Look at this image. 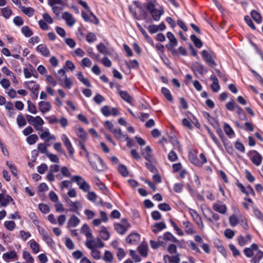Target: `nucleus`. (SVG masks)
<instances>
[{
	"instance_id": "ea45409f",
	"label": "nucleus",
	"mask_w": 263,
	"mask_h": 263,
	"mask_svg": "<svg viewBox=\"0 0 263 263\" xmlns=\"http://www.w3.org/2000/svg\"><path fill=\"white\" fill-rule=\"evenodd\" d=\"M111 133L117 139L120 140L124 139L126 136L122 134L121 130L119 128H115Z\"/></svg>"
},
{
	"instance_id": "052dcab7",
	"label": "nucleus",
	"mask_w": 263,
	"mask_h": 263,
	"mask_svg": "<svg viewBox=\"0 0 263 263\" xmlns=\"http://www.w3.org/2000/svg\"><path fill=\"white\" fill-rule=\"evenodd\" d=\"M28 110L31 114H35L37 112L36 106L30 101H27Z\"/></svg>"
},
{
	"instance_id": "58836bf2",
	"label": "nucleus",
	"mask_w": 263,
	"mask_h": 263,
	"mask_svg": "<svg viewBox=\"0 0 263 263\" xmlns=\"http://www.w3.org/2000/svg\"><path fill=\"white\" fill-rule=\"evenodd\" d=\"M251 15L253 19L258 24H260L262 22L261 16L259 12L253 10L251 12Z\"/></svg>"
},
{
	"instance_id": "6ab92c4d",
	"label": "nucleus",
	"mask_w": 263,
	"mask_h": 263,
	"mask_svg": "<svg viewBox=\"0 0 263 263\" xmlns=\"http://www.w3.org/2000/svg\"><path fill=\"white\" fill-rule=\"evenodd\" d=\"M258 252V247L256 244H252L250 248H247L244 250L245 254L248 257H252Z\"/></svg>"
},
{
	"instance_id": "7ed1b4c3",
	"label": "nucleus",
	"mask_w": 263,
	"mask_h": 263,
	"mask_svg": "<svg viewBox=\"0 0 263 263\" xmlns=\"http://www.w3.org/2000/svg\"><path fill=\"white\" fill-rule=\"evenodd\" d=\"M85 246L90 250L98 248H102L104 246V243L102 242L100 238H94L93 236L86 239Z\"/></svg>"
},
{
	"instance_id": "0eeeda50",
	"label": "nucleus",
	"mask_w": 263,
	"mask_h": 263,
	"mask_svg": "<svg viewBox=\"0 0 263 263\" xmlns=\"http://www.w3.org/2000/svg\"><path fill=\"white\" fill-rule=\"evenodd\" d=\"M190 214L194 220L195 221L196 224H197L199 228L201 230L204 229V225L203 222L202 221L200 215L197 213L196 211L195 210L189 208V209Z\"/></svg>"
},
{
	"instance_id": "3c124183",
	"label": "nucleus",
	"mask_w": 263,
	"mask_h": 263,
	"mask_svg": "<svg viewBox=\"0 0 263 263\" xmlns=\"http://www.w3.org/2000/svg\"><path fill=\"white\" fill-rule=\"evenodd\" d=\"M126 66L129 68H138L139 67L138 62L136 60H130L125 62Z\"/></svg>"
},
{
	"instance_id": "e2e57ef3",
	"label": "nucleus",
	"mask_w": 263,
	"mask_h": 263,
	"mask_svg": "<svg viewBox=\"0 0 263 263\" xmlns=\"http://www.w3.org/2000/svg\"><path fill=\"white\" fill-rule=\"evenodd\" d=\"M91 256L96 260L101 258V252L97 250V248L91 249Z\"/></svg>"
},
{
	"instance_id": "0e129e2a",
	"label": "nucleus",
	"mask_w": 263,
	"mask_h": 263,
	"mask_svg": "<svg viewBox=\"0 0 263 263\" xmlns=\"http://www.w3.org/2000/svg\"><path fill=\"white\" fill-rule=\"evenodd\" d=\"M39 208L40 210L44 214H47L50 212V208L49 206L46 204H39Z\"/></svg>"
},
{
	"instance_id": "473e14b6",
	"label": "nucleus",
	"mask_w": 263,
	"mask_h": 263,
	"mask_svg": "<svg viewBox=\"0 0 263 263\" xmlns=\"http://www.w3.org/2000/svg\"><path fill=\"white\" fill-rule=\"evenodd\" d=\"M167 37L170 41V45L172 47H175L177 45V40L172 32H168L167 33Z\"/></svg>"
},
{
	"instance_id": "39448f33",
	"label": "nucleus",
	"mask_w": 263,
	"mask_h": 263,
	"mask_svg": "<svg viewBox=\"0 0 263 263\" xmlns=\"http://www.w3.org/2000/svg\"><path fill=\"white\" fill-rule=\"evenodd\" d=\"M202 55L206 63L212 68H214L217 66L214 61L215 57L211 51L208 50H203Z\"/></svg>"
},
{
	"instance_id": "c85d7f7f",
	"label": "nucleus",
	"mask_w": 263,
	"mask_h": 263,
	"mask_svg": "<svg viewBox=\"0 0 263 263\" xmlns=\"http://www.w3.org/2000/svg\"><path fill=\"white\" fill-rule=\"evenodd\" d=\"M3 259L8 261L10 259H16L17 258V255L15 251H12L4 253L3 255Z\"/></svg>"
},
{
	"instance_id": "37998d69",
	"label": "nucleus",
	"mask_w": 263,
	"mask_h": 263,
	"mask_svg": "<svg viewBox=\"0 0 263 263\" xmlns=\"http://www.w3.org/2000/svg\"><path fill=\"white\" fill-rule=\"evenodd\" d=\"M85 181V180L80 176L76 175L71 177V181L76 182L79 186Z\"/></svg>"
},
{
	"instance_id": "6e6d98bb",
	"label": "nucleus",
	"mask_w": 263,
	"mask_h": 263,
	"mask_svg": "<svg viewBox=\"0 0 263 263\" xmlns=\"http://www.w3.org/2000/svg\"><path fill=\"white\" fill-rule=\"evenodd\" d=\"M23 257L28 263H33L34 261L33 258L32 257L30 253L28 251H24Z\"/></svg>"
},
{
	"instance_id": "13d9d810",
	"label": "nucleus",
	"mask_w": 263,
	"mask_h": 263,
	"mask_svg": "<svg viewBox=\"0 0 263 263\" xmlns=\"http://www.w3.org/2000/svg\"><path fill=\"white\" fill-rule=\"evenodd\" d=\"M16 122L19 127L24 126L26 124V119L22 115H19L17 117Z\"/></svg>"
},
{
	"instance_id": "864d4df0",
	"label": "nucleus",
	"mask_w": 263,
	"mask_h": 263,
	"mask_svg": "<svg viewBox=\"0 0 263 263\" xmlns=\"http://www.w3.org/2000/svg\"><path fill=\"white\" fill-rule=\"evenodd\" d=\"M4 225L5 227L9 231H13L15 227V223L13 221H6Z\"/></svg>"
},
{
	"instance_id": "9b49d317",
	"label": "nucleus",
	"mask_w": 263,
	"mask_h": 263,
	"mask_svg": "<svg viewBox=\"0 0 263 263\" xmlns=\"http://www.w3.org/2000/svg\"><path fill=\"white\" fill-rule=\"evenodd\" d=\"M10 202L14 204V200L10 196L6 194L5 192L0 194V205L2 206H6Z\"/></svg>"
},
{
	"instance_id": "412c9836",
	"label": "nucleus",
	"mask_w": 263,
	"mask_h": 263,
	"mask_svg": "<svg viewBox=\"0 0 263 263\" xmlns=\"http://www.w3.org/2000/svg\"><path fill=\"white\" fill-rule=\"evenodd\" d=\"M80 223V220L75 215H72L67 223V228L76 227Z\"/></svg>"
},
{
	"instance_id": "de8ad7c7",
	"label": "nucleus",
	"mask_w": 263,
	"mask_h": 263,
	"mask_svg": "<svg viewBox=\"0 0 263 263\" xmlns=\"http://www.w3.org/2000/svg\"><path fill=\"white\" fill-rule=\"evenodd\" d=\"M161 92L168 101H172L173 100V97L171 94L170 91L167 88L162 87Z\"/></svg>"
},
{
	"instance_id": "c9c22d12",
	"label": "nucleus",
	"mask_w": 263,
	"mask_h": 263,
	"mask_svg": "<svg viewBox=\"0 0 263 263\" xmlns=\"http://www.w3.org/2000/svg\"><path fill=\"white\" fill-rule=\"evenodd\" d=\"M21 11L28 16H32L34 12V9L31 7H25L21 6L20 7Z\"/></svg>"
},
{
	"instance_id": "603ef678",
	"label": "nucleus",
	"mask_w": 263,
	"mask_h": 263,
	"mask_svg": "<svg viewBox=\"0 0 263 263\" xmlns=\"http://www.w3.org/2000/svg\"><path fill=\"white\" fill-rule=\"evenodd\" d=\"M21 31L22 33L27 37H30L33 34L32 30L27 26L23 27Z\"/></svg>"
},
{
	"instance_id": "338daca9",
	"label": "nucleus",
	"mask_w": 263,
	"mask_h": 263,
	"mask_svg": "<svg viewBox=\"0 0 263 263\" xmlns=\"http://www.w3.org/2000/svg\"><path fill=\"white\" fill-rule=\"evenodd\" d=\"M65 245L66 247L69 250H73L75 247V245L72 240L69 238H66L65 239Z\"/></svg>"
},
{
	"instance_id": "a19ab883",
	"label": "nucleus",
	"mask_w": 263,
	"mask_h": 263,
	"mask_svg": "<svg viewBox=\"0 0 263 263\" xmlns=\"http://www.w3.org/2000/svg\"><path fill=\"white\" fill-rule=\"evenodd\" d=\"M202 212L206 219L210 221H212L211 216L214 212L209 208H205L202 209Z\"/></svg>"
},
{
	"instance_id": "b1692460",
	"label": "nucleus",
	"mask_w": 263,
	"mask_h": 263,
	"mask_svg": "<svg viewBox=\"0 0 263 263\" xmlns=\"http://www.w3.org/2000/svg\"><path fill=\"white\" fill-rule=\"evenodd\" d=\"M36 51L41 53L43 55L48 57L50 55V51L47 47L43 44H40L36 47Z\"/></svg>"
},
{
	"instance_id": "e433bc0d",
	"label": "nucleus",
	"mask_w": 263,
	"mask_h": 263,
	"mask_svg": "<svg viewBox=\"0 0 263 263\" xmlns=\"http://www.w3.org/2000/svg\"><path fill=\"white\" fill-rule=\"evenodd\" d=\"M2 15L6 19L9 18L11 15L12 10L8 7H5L1 9Z\"/></svg>"
},
{
	"instance_id": "5fc2aeb1",
	"label": "nucleus",
	"mask_w": 263,
	"mask_h": 263,
	"mask_svg": "<svg viewBox=\"0 0 263 263\" xmlns=\"http://www.w3.org/2000/svg\"><path fill=\"white\" fill-rule=\"evenodd\" d=\"M191 39L194 43V45L198 48H201L202 46V43L201 40L198 39L195 35H192Z\"/></svg>"
},
{
	"instance_id": "69168bd1",
	"label": "nucleus",
	"mask_w": 263,
	"mask_h": 263,
	"mask_svg": "<svg viewBox=\"0 0 263 263\" xmlns=\"http://www.w3.org/2000/svg\"><path fill=\"white\" fill-rule=\"evenodd\" d=\"M229 222L232 227L236 226L238 223V218L235 215H233L229 217Z\"/></svg>"
},
{
	"instance_id": "680f3d73",
	"label": "nucleus",
	"mask_w": 263,
	"mask_h": 263,
	"mask_svg": "<svg viewBox=\"0 0 263 263\" xmlns=\"http://www.w3.org/2000/svg\"><path fill=\"white\" fill-rule=\"evenodd\" d=\"M38 140L36 135L33 134L27 138V141L30 145L34 144Z\"/></svg>"
},
{
	"instance_id": "7c9ffc66",
	"label": "nucleus",
	"mask_w": 263,
	"mask_h": 263,
	"mask_svg": "<svg viewBox=\"0 0 263 263\" xmlns=\"http://www.w3.org/2000/svg\"><path fill=\"white\" fill-rule=\"evenodd\" d=\"M29 243L32 251L34 253L36 254L39 252L40 249V245L34 239L30 240Z\"/></svg>"
},
{
	"instance_id": "a211bd4d",
	"label": "nucleus",
	"mask_w": 263,
	"mask_h": 263,
	"mask_svg": "<svg viewBox=\"0 0 263 263\" xmlns=\"http://www.w3.org/2000/svg\"><path fill=\"white\" fill-rule=\"evenodd\" d=\"M140 235L137 233H133L126 238V241L127 243L131 245H136L140 241Z\"/></svg>"
},
{
	"instance_id": "72a5a7b5",
	"label": "nucleus",
	"mask_w": 263,
	"mask_h": 263,
	"mask_svg": "<svg viewBox=\"0 0 263 263\" xmlns=\"http://www.w3.org/2000/svg\"><path fill=\"white\" fill-rule=\"evenodd\" d=\"M162 239L167 241H170L174 242H177L178 240L170 232L165 233L162 236H161Z\"/></svg>"
},
{
	"instance_id": "49530a36",
	"label": "nucleus",
	"mask_w": 263,
	"mask_h": 263,
	"mask_svg": "<svg viewBox=\"0 0 263 263\" xmlns=\"http://www.w3.org/2000/svg\"><path fill=\"white\" fill-rule=\"evenodd\" d=\"M113 255L112 253L109 251H105L104 252V256L103 257V259L108 262H111L113 260Z\"/></svg>"
},
{
	"instance_id": "f257e3e1",
	"label": "nucleus",
	"mask_w": 263,
	"mask_h": 263,
	"mask_svg": "<svg viewBox=\"0 0 263 263\" xmlns=\"http://www.w3.org/2000/svg\"><path fill=\"white\" fill-rule=\"evenodd\" d=\"M87 157L92 168L97 172L104 171L106 167L102 160L97 155H92L91 157Z\"/></svg>"
},
{
	"instance_id": "2f4dec72",
	"label": "nucleus",
	"mask_w": 263,
	"mask_h": 263,
	"mask_svg": "<svg viewBox=\"0 0 263 263\" xmlns=\"http://www.w3.org/2000/svg\"><path fill=\"white\" fill-rule=\"evenodd\" d=\"M251 237L249 234H247L246 237L240 236L238 238L239 244L241 246H245L247 243L251 241Z\"/></svg>"
},
{
	"instance_id": "4c0bfd02",
	"label": "nucleus",
	"mask_w": 263,
	"mask_h": 263,
	"mask_svg": "<svg viewBox=\"0 0 263 263\" xmlns=\"http://www.w3.org/2000/svg\"><path fill=\"white\" fill-rule=\"evenodd\" d=\"M31 236L30 233L28 231L21 230L19 232V237L24 241H26Z\"/></svg>"
},
{
	"instance_id": "1a4fd4ad",
	"label": "nucleus",
	"mask_w": 263,
	"mask_h": 263,
	"mask_svg": "<svg viewBox=\"0 0 263 263\" xmlns=\"http://www.w3.org/2000/svg\"><path fill=\"white\" fill-rule=\"evenodd\" d=\"M24 85L32 92L33 95H36V98H37L38 90L40 88L38 84L33 81H26L24 83Z\"/></svg>"
},
{
	"instance_id": "4be33fe9",
	"label": "nucleus",
	"mask_w": 263,
	"mask_h": 263,
	"mask_svg": "<svg viewBox=\"0 0 263 263\" xmlns=\"http://www.w3.org/2000/svg\"><path fill=\"white\" fill-rule=\"evenodd\" d=\"M76 134L77 136L82 141H85L87 138V133L83 128L78 127L76 128Z\"/></svg>"
},
{
	"instance_id": "393cba45",
	"label": "nucleus",
	"mask_w": 263,
	"mask_h": 263,
	"mask_svg": "<svg viewBox=\"0 0 263 263\" xmlns=\"http://www.w3.org/2000/svg\"><path fill=\"white\" fill-rule=\"evenodd\" d=\"M40 137L42 139L46 141H49L50 140H55V137L53 135H51L48 129H46L40 135Z\"/></svg>"
},
{
	"instance_id": "79ce46f5",
	"label": "nucleus",
	"mask_w": 263,
	"mask_h": 263,
	"mask_svg": "<svg viewBox=\"0 0 263 263\" xmlns=\"http://www.w3.org/2000/svg\"><path fill=\"white\" fill-rule=\"evenodd\" d=\"M56 76L60 82H62L63 80L67 77L66 71L64 69L59 70L56 73Z\"/></svg>"
},
{
	"instance_id": "bb28decb",
	"label": "nucleus",
	"mask_w": 263,
	"mask_h": 263,
	"mask_svg": "<svg viewBox=\"0 0 263 263\" xmlns=\"http://www.w3.org/2000/svg\"><path fill=\"white\" fill-rule=\"evenodd\" d=\"M165 263H179L180 258L178 255L170 256L165 255L163 257Z\"/></svg>"
},
{
	"instance_id": "2eb2a0df",
	"label": "nucleus",
	"mask_w": 263,
	"mask_h": 263,
	"mask_svg": "<svg viewBox=\"0 0 263 263\" xmlns=\"http://www.w3.org/2000/svg\"><path fill=\"white\" fill-rule=\"evenodd\" d=\"M39 108L42 113L45 114L50 110L51 105L49 102L42 101L39 103Z\"/></svg>"
},
{
	"instance_id": "dca6fc26",
	"label": "nucleus",
	"mask_w": 263,
	"mask_h": 263,
	"mask_svg": "<svg viewBox=\"0 0 263 263\" xmlns=\"http://www.w3.org/2000/svg\"><path fill=\"white\" fill-rule=\"evenodd\" d=\"M251 160L252 162L256 166H259L261 164L262 159V156L257 153L256 151H254L251 152Z\"/></svg>"
},
{
	"instance_id": "4468645a",
	"label": "nucleus",
	"mask_w": 263,
	"mask_h": 263,
	"mask_svg": "<svg viewBox=\"0 0 263 263\" xmlns=\"http://www.w3.org/2000/svg\"><path fill=\"white\" fill-rule=\"evenodd\" d=\"M82 16L85 21L90 22L95 24H98L99 23V20L92 12L87 13L84 12H82Z\"/></svg>"
},
{
	"instance_id": "c03bdc74",
	"label": "nucleus",
	"mask_w": 263,
	"mask_h": 263,
	"mask_svg": "<svg viewBox=\"0 0 263 263\" xmlns=\"http://www.w3.org/2000/svg\"><path fill=\"white\" fill-rule=\"evenodd\" d=\"M78 78V79L85 86L87 87H90L91 86L90 83L89 82V81L88 79L84 78V76L83 75L82 73L81 72H79L77 74Z\"/></svg>"
},
{
	"instance_id": "8fccbe9b",
	"label": "nucleus",
	"mask_w": 263,
	"mask_h": 263,
	"mask_svg": "<svg viewBox=\"0 0 263 263\" xmlns=\"http://www.w3.org/2000/svg\"><path fill=\"white\" fill-rule=\"evenodd\" d=\"M139 253L144 257H146L147 254L148 248L146 245H141L138 248Z\"/></svg>"
},
{
	"instance_id": "5701e85b",
	"label": "nucleus",
	"mask_w": 263,
	"mask_h": 263,
	"mask_svg": "<svg viewBox=\"0 0 263 263\" xmlns=\"http://www.w3.org/2000/svg\"><path fill=\"white\" fill-rule=\"evenodd\" d=\"M34 72H35V69L30 64L23 69L24 74L26 78H31Z\"/></svg>"
},
{
	"instance_id": "09e8293b",
	"label": "nucleus",
	"mask_w": 263,
	"mask_h": 263,
	"mask_svg": "<svg viewBox=\"0 0 263 263\" xmlns=\"http://www.w3.org/2000/svg\"><path fill=\"white\" fill-rule=\"evenodd\" d=\"M120 95L121 97L126 102L132 104L133 101L132 98L126 91H120Z\"/></svg>"
},
{
	"instance_id": "a878e982",
	"label": "nucleus",
	"mask_w": 263,
	"mask_h": 263,
	"mask_svg": "<svg viewBox=\"0 0 263 263\" xmlns=\"http://www.w3.org/2000/svg\"><path fill=\"white\" fill-rule=\"evenodd\" d=\"M81 232L85 235L86 239L92 236L91 230L87 224H84L81 228Z\"/></svg>"
},
{
	"instance_id": "f03ea898",
	"label": "nucleus",
	"mask_w": 263,
	"mask_h": 263,
	"mask_svg": "<svg viewBox=\"0 0 263 263\" xmlns=\"http://www.w3.org/2000/svg\"><path fill=\"white\" fill-rule=\"evenodd\" d=\"M27 120L30 124H31L36 130L43 131V125L44 121L40 116L33 117L30 115L27 116Z\"/></svg>"
},
{
	"instance_id": "f704fd0d",
	"label": "nucleus",
	"mask_w": 263,
	"mask_h": 263,
	"mask_svg": "<svg viewBox=\"0 0 263 263\" xmlns=\"http://www.w3.org/2000/svg\"><path fill=\"white\" fill-rule=\"evenodd\" d=\"M60 83L63 86L67 89H70L73 85L71 79L67 77L63 80L62 82Z\"/></svg>"
},
{
	"instance_id": "4d7b16f0",
	"label": "nucleus",
	"mask_w": 263,
	"mask_h": 263,
	"mask_svg": "<svg viewBox=\"0 0 263 263\" xmlns=\"http://www.w3.org/2000/svg\"><path fill=\"white\" fill-rule=\"evenodd\" d=\"M97 49L98 51L104 54H109L110 51H108L106 48V47L103 44H100L97 46Z\"/></svg>"
},
{
	"instance_id": "bf43d9fd",
	"label": "nucleus",
	"mask_w": 263,
	"mask_h": 263,
	"mask_svg": "<svg viewBox=\"0 0 263 263\" xmlns=\"http://www.w3.org/2000/svg\"><path fill=\"white\" fill-rule=\"evenodd\" d=\"M225 133L230 137L234 135V131L231 127L227 123H225L223 126Z\"/></svg>"
},
{
	"instance_id": "6e6552de",
	"label": "nucleus",
	"mask_w": 263,
	"mask_h": 263,
	"mask_svg": "<svg viewBox=\"0 0 263 263\" xmlns=\"http://www.w3.org/2000/svg\"><path fill=\"white\" fill-rule=\"evenodd\" d=\"M61 138L65 146L68 150L70 155H73L74 151L72 146V144L67 136L65 134H62L61 136Z\"/></svg>"
},
{
	"instance_id": "423d86ee",
	"label": "nucleus",
	"mask_w": 263,
	"mask_h": 263,
	"mask_svg": "<svg viewBox=\"0 0 263 263\" xmlns=\"http://www.w3.org/2000/svg\"><path fill=\"white\" fill-rule=\"evenodd\" d=\"M69 207V211L79 214V211L82 209V204L80 201H72L69 199L66 200Z\"/></svg>"
},
{
	"instance_id": "f8f14e48",
	"label": "nucleus",
	"mask_w": 263,
	"mask_h": 263,
	"mask_svg": "<svg viewBox=\"0 0 263 263\" xmlns=\"http://www.w3.org/2000/svg\"><path fill=\"white\" fill-rule=\"evenodd\" d=\"M101 112L105 116L110 115L115 116L119 114L118 110L116 108H110L108 106H104L101 108Z\"/></svg>"
},
{
	"instance_id": "cd10ccee",
	"label": "nucleus",
	"mask_w": 263,
	"mask_h": 263,
	"mask_svg": "<svg viewBox=\"0 0 263 263\" xmlns=\"http://www.w3.org/2000/svg\"><path fill=\"white\" fill-rule=\"evenodd\" d=\"M166 228L165 224L163 222H158L155 223L152 227V231L155 233L161 231Z\"/></svg>"
},
{
	"instance_id": "aec40b11",
	"label": "nucleus",
	"mask_w": 263,
	"mask_h": 263,
	"mask_svg": "<svg viewBox=\"0 0 263 263\" xmlns=\"http://www.w3.org/2000/svg\"><path fill=\"white\" fill-rule=\"evenodd\" d=\"M152 152L151 148L149 146H147L145 148L141 150V154L146 160L151 162L153 160Z\"/></svg>"
},
{
	"instance_id": "a18cd8bd",
	"label": "nucleus",
	"mask_w": 263,
	"mask_h": 263,
	"mask_svg": "<svg viewBox=\"0 0 263 263\" xmlns=\"http://www.w3.org/2000/svg\"><path fill=\"white\" fill-rule=\"evenodd\" d=\"M162 237H158V241H154L153 240H150V246L151 247L154 249H157L158 248H159V247L162 245L164 242L162 241Z\"/></svg>"
},
{
	"instance_id": "9d476101",
	"label": "nucleus",
	"mask_w": 263,
	"mask_h": 263,
	"mask_svg": "<svg viewBox=\"0 0 263 263\" xmlns=\"http://www.w3.org/2000/svg\"><path fill=\"white\" fill-rule=\"evenodd\" d=\"M147 10L151 14L153 19L156 21H158L160 20L161 16L164 13L163 9L161 7H159V9H156L155 7L151 9H147Z\"/></svg>"
},
{
	"instance_id": "774afa93",
	"label": "nucleus",
	"mask_w": 263,
	"mask_h": 263,
	"mask_svg": "<svg viewBox=\"0 0 263 263\" xmlns=\"http://www.w3.org/2000/svg\"><path fill=\"white\" fill-rule=\"evenodd\" d=\"M237 106H238L236 104L233 100L228 102L226 104L227 109L231 111L235 109Z\"/></svg>"
},
{
	"instance_id": "20e7f679",
	"label": "nucleus",
	"mask_w": 263,
	"mask_h": 263,
	"mask_svg": "<svg viewBox=\"0 0 263 263\" xmlns=\"http://www.w3.org/2000/svg\"><path fill=\"white\" fill-rule=\"evenodd\" d=\"M130 225L127 220L122 219L120 222L114 224L115 230L120 234H124L130 228Z\"/></svg>"
},
{
	"instance_id": "c756f323",
	"label": "nucleus",
	"mask_w": 263,
	"mask_h": 263,
	"mask_svg": "<svg viewBox=\"0 0 263 263\" xmlns=\"http://www.w3.org/2000/svg\"><path fill=\"white\" fill-rule=\"evenodd\" d=\"M100 236L102 239L104 240H107L109 239L110 234L108 232L107 228L105 227H102L101 228L100 232H99Z\"/></svg>"
},
{
	"instance_id": "ddd939ff",
	"label": "nucleus",
	"mask_w": 263,
	"mask_h": 263,
	"mask_svg": "<svg viewBox=\"0 0 263 263\" xmlns=\"http://www.w3.org/2000/svg\"><path fill=\"white\" fill-rule=\"evenodd\" d=\"M62 18L65 21L67 25L70 27H72L76 23V18L69 12L63 13Z\"/></svg>"
},
{
	"instance_id": "f3484780",
	"label": "nucleus",
	"mask_w": 263,
	"mask_h": 263,
	"mask_svg": "<svg viewBox=\"0 0 263 263\" xmlns=\"http://www.w3.org/2000/svg\"><path fill=\"white\" fill-rule=\"evenodd\" d=\"M213 208L215 211L222 214H225L227 210L226 205L219 201L214 203Z\"/></svg>"
}]
</instances>
